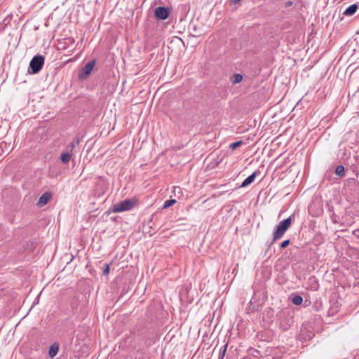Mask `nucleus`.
Instances as JSON below:
<instances>
[{
  "mask_svg": "<svg viewBox=\"0 0 359 359\" xmlns=\"http://www.w3.org/2000/svg\"><path fill=\"white\" fill-rule=\"evenodd\" d=\"M292 217L281 221L276 226L273 233V243L281 238L286 231L290 227L292 224Z\"/></svg>",
  "mask_w": 359,
  "mask_h": 359,
  "instance_id": "nucleus-1",
  "label": "nucleus"
},
{
  "mask_svg": "<svg viewBox=\"0 0 359 359\" xmlns=\"http://www.w3.org/2000/svg\"><path fill=\"white\" fill-rule=\"evenodd\" d=\"M45 58L41 55H35L30 61L28 72L35 74L40 72L44 64Z\"/></svg>",
  "mask_w": 359,
  "mask_h": 359,
  "instance_id": "nucleus-2",
  "label": "nucleus"
},
{
  "mask_svg": "<svg viewBox=\"0 0 359 359\" xmlns=\"http://www.w3.org/2000/svg\"><path fill=\"white\" fill-rule=\"evenodd\" d=\"M135 205V201L133 199H126L118 202L113 205L111 211L113 212H121L131 210Z\"/></svg>",
  "mask_w": 359,
  "mask_h": 359,
  "instance_id": "nucleus-3",
  "label": "nucleus"
},
{
  "mask_svg": "<svg viewBox=\"0 0 359 359\" xmlns=\"http://www.w3.org/2000/svg\"><path fill=\"white\" fill-rule=\"evenodd\" d=\"M170 10L168 8L159 6L155 9V15L160 20H165L168 18Z\"/></svg>",
  "mask_w": 359,
  "mask_h": 359,
  "instance_id": "nucleus-4",
  "label": "nucleus"
},
{
  "mask_svg": "<svg viewBox=\"0 0 359 359\" xmlns=\"http://www.w3.org/2000/svg\"><path fill=\"white\" fill-rule=\"evenodd\" d=\"M51 198H52L51 192L46 191V192L43 193L40 196V198L37 202V205L40 208L44 206L46 204L48 203V202L50 200Z\"/></svg>",
  "mask_w": 359,
  "mask_h": 359,
  "instance_id": "nucleus-5",
  "label": "nucleus"
},
{
  "mask_svg": "<svg viewBox=\"0 0 359 359\" xmlns=\"http://www.w3.org/2000/svg\"><path fill=\"white\" fill-rule=\"evenodd\" d=\"M95 65V61L92 60L88 62L82 69L83 73L86 75V76L90 74L93 71L94 67Z\"/></svg>",
  "mask_w": 359,
  "mask_h": 359,
  "instance_id": "nucleus-6",
  "label": "nucleus"
},
{
  "mask_svg": "<svg viewBox=\"0 0 359 359\" xmlns=\"http://www.w3.org/2000/svg\"><path fill=\"white\" fill-rule=\"evenodd\" d=\"M59 348V344L57 342H54L49 348L48 355L51 358H54L57 354Z\"/></svg>",
  "mask_w": 359,
  "mask_h": 359,
  "instance_id": "nucleus-7",
  "label": "nucleus"
},
{
  "mask_svg": "<svg viewBox=\"0 0 359 359\" xmlns=\"http://www.w3.org/2000/svg\"><path fill=\"white\" fill-rule=\"evenodd\" d=\"M257 172H254L252 175L248 176L240 186V187H245L252 183L255 179Z\"/></svg>",
  "mask_w": 359,
  "mask_h": 359,
  "instance_id": "nucleus-8",
  "label": "nucleus"
},
{
  "mask_svg": "<svg viewBox=\"0 0 359 359\" xmlns=\"http://www.w3.org/2000/svg\"><path fill=\"white\" fill-rule=\"evenodd\" d=\"M358 9V6L356 4H352L348 6L344 12L345 15H353Z\"/></svg>",
  "mask_w": 359,
  "mask_h": 359,
  "instance_id": "nucleus-9",
  "label": "nucleus"
},
{
  "mask_svg": "<svg viewBox=\"0 0 359 359\" xmlns=\"http://www.w3.org/2000/svg\"><path fill=\"white\" fill-rule=\"evenodd\" d=\"M243 79V76L240 74H235L231 78V82L233 84L240 83Z\"/></svg>",
  "mask_w": 359,
  "mask_h": 359,
  "instance_id": "nucleus-10",
  "label": "nucleus"
},
{
  "mask_svg": "<svg viewBox=\"0 0 359 359\" xmlns=\"http://www.w3.org/2000/svg\"><path fill=\"white\" fill-rule=\"evenodd\" d=\"M71 156V154L68 152L63 153L60 156L61 161L63 163H67L69 161Z\"/></svg>",
  "mask_w": 359,
  "mask_h": 359,
  "instance_id": "nucleus-11",
  "label": "nucleus"
},
{
  "mask_svg": "<svg viewBox=\"0 0 359 359\" xmlns=\"http://www.w3.org/2000/svg\"><path fill=\"white\" fill-rule=\"evenodd\" d=\"M303 302V299L300 295H295L292 299V302L295 305H300Z\"/></svg>",
  "mask_w": 359,
  "mask_h": 359,
  "instance_id": "nucleus-12",
  "label": "nucleus"
},
{
  "mask_svg": "<svg viewBox=\"0 0 359 359\" xmlns=\"http://www.w3.org/2000/svg\"><path fill=\"white\" fill-rule=\"evenodd\" d=\"M336 175L339 176H344L345 173L344 168L343 165H338L335 170Z\"/></svg>",
  "mask_w": 359,
  "mask_h": 359,
  "instance_id": "nucleus-13",
  "label": "nucleus"
},
{
  "mask_svg": "<svg viewBox=\"0 0 359 359\" xmlns=\"http://www.w3.org/2000/svg\"><path fill=\"white\" fill-rule=\"evenodd\" d=\"M176 203L175 199L168 200L163 204V208H168Z\"/></svg>",
  "mask_w": 359,
  "mask_h": 359,
  "instance_id": "nucleus-14",
  "label": "nucleus"
},
{
  "mask_svg": "<svg viewBox=\"0 0 359 359\" xmlns=\"http://www.w3.org/2000/svg\"><path fill=\"white\" fill-rule=\"evenodd\" d=\"M226 348H227V344L223 346L221 349H220V352H219V359H223L224 356V354L226 353Z\"/></svg>",
  "mask_w": 359,
  "mask_h": 359,
  "instance_id": "nucleus-15",
  "label": "nucleus"
},
{
  "mask_svg": "<svg viewBox=\"0 0 359 359\" xmlns=\"http://www.w3.org/2000/svg\"><path fill=\"white\" fill-rule=\"evenodd\" d=\"M242 144H243V142L242 141H237V142L231 143L230 144L229 147L231 149H236L237 147H238L239 146H241Z\"/></svg>",
  "mask_w": 359,
  "mask_h": 359,
  "instance_id": "nucleus-16",
  "label": "nucleus"
},
{
  "mask_svg": "<svg viewBox=\"0 0 359 359\" xmlns=\"http://www.w3.org/2000/svg\"><path fill=\"white\" fill-rule=\"evenodd\" d=\"M290 242V240H289V239L285 240V241H284L283 242H282V243H280V248H286V247L289 245Z\"/></svg>",
  "mask_w": 359,
  "mask_h": 359,
  "instance_id": "nucleus-17",
  "label": "nucleus"
},
{
  "mask_svg": "<svg viewBox=\"0 0 359 359\" xmlns=\"http://www.w3.org/2000/svg\"><path fill=\"white\" fill-rule=\"evenodd\" d=\"M109 265L108 264H104V269L103 271V274L104 275H107L109 272Z\"/></svg>",
  "mask_w": 359,
  "mask_h": 359,
  "instance_id": "nucleus-18",
  "label": "nucleus"
},
{
  "mask_svg": "<svg viewBox=\"0 0 359 359\" xmlns=\"http://www.w3.org/2000/svg\"><path fill=\"white\" fill-rule=\"evenodd\" d=\"M78 144H79V139L76 140V142H73L72 144H70L69 147H71L72 149H73L76 147V145Z\"/></svg>",
  "mask_w": 359,
  "mask_h": 359,
  "instance_id": "nucleus-19",
  "label": "nucleus"
},
{
  "mask_svg": "<svg viewBox=\"0 0 359 359\" xmlns=\"http://www.w3.org/2000/svg\"><path fill=\"white\" fill-rule=\"evenodd\" d=\"M354 234L356 235L359 238V229H357L354 231Z\"/></svg>",
  "mask_w": 359,
  "mask_h": 359,
  "instance_id": "nucleus-20",
  "label": "nucleus"
},
{
  "mask_svg": "<svg viewBox=\"0 0 359 359\" xmlns=\"http://www.w3.org/2000/svg\"><path fill=\"white\" fill-rule=\"evenodd\" d=\"M176 189H179V190H180V187H175V190H176Z\"/></svg>",
  "mask_w": 359,
  "mask_h": 359,
  "instance_id": "nucleus-21",
  "label": "nucleus"
}]
</instances>
